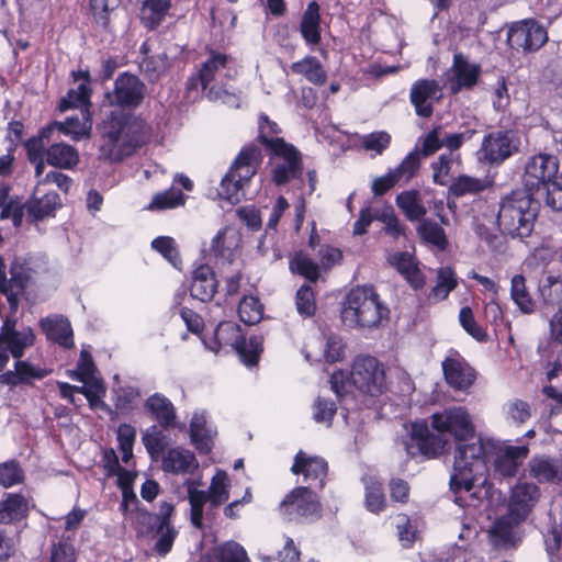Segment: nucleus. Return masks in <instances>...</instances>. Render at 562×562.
I'll return each instance as SVG.
<instances>
[{"label": "nucleus", "instance_id": "obj_62", "mask_svg": "<svg viewBox=\"0 0 562 562\" xmlns=\"http://www.w3.org/2000/svg\"><path fill=\"white\" fill-rule=\"evenodd\" d=\"M14 369L18 370L22 385L32 384L33 380H42L48 374V371L40 367H35L29 361L16 359Z\"/></svg>", "mask_w": 562, "mask_h": 562}, {"label": "nucleus", "instance_id": "obj_51", "mask_svg": "<svg viewBox=\"0 0 562 562\" xmlns=\"http://www.w3.org/2000/svg\"><path fill=\"white\" fill-rule=\"evenodd\" d=\"M91 89L88 83H79L76 89H70L59 102L60 111L72 108H87L90 104Z\"/></svg>", "mask_w": 562, "mask_h": 562}, {"label": "nucleus", "instance_id": "obj_52", "mask_svg": "<svg viewBox=\"0 0 562 562\" xmlns=\"http://www.w3.org/2000/svg\"><path fill=\"white\" fill-rule=\"evenodd\" d=\"M281 132L279 125L271 121L268 115L261 113L258 122V140L266 146L268 150H273V142L284 140L277 135Z\"/></svg>", "mask_w": 562, "mask_h": 562}, {"label": "nucleus", "instance_id": "obj_19", "mask_svg": "<svg viewBox=\"0 0 562 562\" xmlns=\"http://www.w3.org/2000/svg\"><path fill=\"white\" fill-rule=\"evenodd\" d=\"M522 522L507 513L497 518L488 531L493 546L504 550L517 548L524 538Z\"/></svg>", "mask_w": 562, "mask_h": 562}, {"label": "nucleus", "instance_id": "obj_47", "mask_svg": "<svg viewBox=\"0 0 562 562\" xmlns=\"http://www.w3.org/2000/svg\"><path fill=\"white\" fill-rule=\"evenodd\" d=\"M238 315L247 325L257 324L263 316V305L258 297L245 295L238 304Z\"/></svg>", "mask_w": 562, "mask_h": 562}, {"label": "nucleus", "instance_id": "obj_10", "mask_svg": "<svg viewBox=\"0 0 562 562\" xmlns=\"http://www.w3.org/2000/svg\"><path fill=\"white\" fill-rule=\"evenodd\" d=\"M348 384L370 396H379L385 389V372L382 363L372 356H357L352 362Z\"/></svg>", "mask_w": 562, "mask_h": 562}, {"label": "nucleus", "instance_id": "obj_23", "mask_svg": "<svg viewBox=\"0 0 562 562\" xmlns=\"http://www.w3.org/2000/svg\"><path fill=\"white\" fill-rule=\"evenodd\" d=\"M218 282L213 269L207 265H200L192 271L190 295L192 299L206 303L212 301L217 292Z\"/></svg>", "mask_w": 562, "mask_h": 562}, {"label": "nucleus", "instance_id": "obj_8", "mask_svg": "<svg viewBox=\"0 0 562 562\" xmlns=\"http://www.w3.org/2000/svg\"><path fill=\"white\" fill-rule=\"evenodd\" d=\"M487 462L490 475L497 481L514 479L529 456L527 445L512 446L506 442L487 439Z\"/></svg>", "mask_w": 562, "mask_h": 562}, {"label": "nucleus", "instance_id": "obj_45", "mask_svg": "<svg viewBox=\"0 0 562 562\" xmlns=\"http://www.w3.org/2000/svg\"><path fill=\"white\" fill-rule=\"evenodd\" d=\"M547 553L554 555L562 546V524H559L551 512L548 513V522L540 529Z\"/></svg>", "mask_w": 562, "mask_h": 562}, {"label": "nucleus", "instance_id": "obj_9", "mask_svg": "<svg viewBox=\"0 0 562 562\" xmlns=\"http://www.w3.org/2000/svg\"><path fill=\"white\" fill-rule=\"evenodd\" d=\"M279 513L288 521L313 522L322 517V505L315 491L296 486L281 501Z\"/></svg>", "mask_w": 562, "mask_h": 562}, {"label": "nucleus", "instance_id": "obj_56", "mask_svg": "<svg viewBox=\"0 0 562 562\" xmlns=\"http://www.w3.org/2000/svg\"><path fill=\"white\" fill-rule=\"evenodd\" d=\"M151 247L167 259L175 268H180L181 259L176 241L169 236H159L151 241Z\"/></svg>", "mask_w": 562, "mask_h": 562}, {"label": "nucleus", "instance_id": "obj_25", "mask_svg": "<svg viewBox=\"0 0 562 562\" xmlns=\"http://www.w3.org/2000/svg\"><path fill=\"white\" fill-rule=\"evenodd\" d=\"M300 34L304 40L306 46L314 49L321 44L322 29H321V5L316 1H311L302 14L300 26Z\"/></svg>", "mask_w": 562, "mask_h": 562}, {"label": "nucleus", "instance_id": "obj_41", "mask_svg": "<svg viewBox=\"0 0 562 562\" xmlns=\"http://www.w3.org/2000/svg\"><path fill=\"white\" fill-rule=\"evenodd\" d=\"M396 204L409 221H417L416 233L422 236V204L418 201V191H404L396 198Z\"/></svg>", "mask_w": 562, "mask_h": 562}, {"label": "nucleus", "instance_id": "obj_63", "mask_svg": "<svg viewBox=\"0 0 562 562\" xmlns=\"http://www.w3.org/2000/svg\"><path fill=\"white\" fill-rule=\"evenodd\" d=\"M94 372L95 366L91 355L88 351L82 350L77 363V369L70 376L79 382L87 383L89 380L97 379L94 376Z\"/></svg>", "mask_w": 562, "mask_h": 562}, {"label": "nucleus", "instance_id": "obj_18", "mask_svg": "<svg viewBox=\"0 0 562 562\" xmlns=\"http://www.w3.org/2000/svg\"><path fill=\"white\" fill-rule=\"evenodd\" d=\"M291 472L302 474L310 490H323L328 474V463L321 457H310L300 450L294 457Z\"/></svg>", "mask_w": 562, "mask_h": 562}, {"label": "nucleus", "instance_id": "obj_5", "mask_svg": "<svg viewBox=\"0 0 562 562\" xmlns=\"http://www.w3.org/2000/svg\"><path fill=\"white\" fill-rule=\"evenodd\" d=\"M538 212V200L526 191L516 190L502 200L497 224L504 234L522 239L532 233Z\"/></svg>", "mask_w": 562, "mask_h": 562}, {"label": "nucleus", "instance_id": "obj_21", "mask_svg": "<svg viewBox=\"0 0 562 562\" xmlns=\"http://www.w3.org/2000/svg\"><path fill=\"white\" fill-rule=\"evenodd\" d=\"M474 133V131H467L449 134L442 126H436L424 137V157L432 155L443 146L449 151H453L460 148L465 139H470Z\"/></svg>", "mask_w": 562, "mask_h": 562}, {"label": "nucleus", "instance_id": "obj_55", "mask_svg": "<svg viewBox=\"0 0 562 562\" xmlns=\"http://www.w3.org/2000/svg\"><path fill=\"white\" fill-rule=\"evenodd\" d=\"M510 294L521 312L530 313L533 311V301L526 290L525 278L522 276L517 274L512 279Z\"/></svg>", "mask_w": 562, "mask_h": 562}, {"label": "nucleus", "instance_id": "obj_6", "mask_svg": "<svg viewBox=\"0 0 562 562\" xmlns=\"http://www.w3.org/2000/svg\"><path fill=\"white\" fill-rule=\"evenodd\" d=\"M202 340L214 352H218L223 346H232L247 367L256 366L262 352V337L254 335L247 339L240 334L239 326L232 322L220 323L212 336H204Z\"/></svg>", "mask_w": 562, "mask_h": 562}, {"label": "nucleus", "instance_id": "obj_35", "mask_svg": "<svg viewBox=\"0 0 562 562\" xmlns=\"http://www.w3.org/2000/svg\"><path fill=\"white\" fill-rule=\"evenodd\" d=\"M29 507L26 499L16 493H7L0 501V524H13L27 516Z\"/></svg>", "mask_w": 562, "mask_h": 562}, {"label": "nucleus", "instance_id": "obj_33", "mask_svg": "<svg viewBox=\"0 0 562 562\" xmlns=\"http://www.w3.org/2000/svg\"><path fill=\"white\" fill-rule=\"evenodd\" d=\"M452 68L457 79L451 87L453 93H458L462 88L469 89L476 85L481 72L480 66L470 64L464 55H454Z\"/></svg>", "mask_w": 562, "mask_h": 562}, {"label": "nucleus", "instance_id": "obj_39", "mask_svg": "<svg viewBox=\"0 0 562 562\" xmlns=\"http://www.w3.org/2000/svg\"><path fill=\"white\" fill-rule=\"evenodd\" d=\"M364 484V506L367 510L373 514L381 513L386 506L383 485L372 476H363Z\"/></svg>", "mask_w": 562, "mask_h": 562}, {"label": "nucleus", "instance_id": "obj_36", "mask_svg": "<svg viewBox=\"0 0 562 562\" xmlns=\"http://www.w3.org/2000/svg\"><path fill=\"white\" fill-rule=\"evenodd\" d=\"M529 475L539 483L560 481L559 465L547 456H535L528 462Z\"/></svg>", "mask_w": 562, "mask_h": 562}, {"label": "nucleus", "instance_id": "obj_46", "mask_svg": "<svg viewBox=\"0 0 562 562\" xmlns=\"http://www.w3.org/2000/svg\"><path fill=\"white\" fill-rule=\"evenodd\" d=\"M169 66L166 53H159L151 56H145L139 63V69L144 76L151 82L158 80Z\"/></svg>", "mask_w": 562, "mask_h": 562}, {"label": "nucleus", "instance_id": "obj_31", "mask_svg": "<svg viewBox=\"0 0 562 562\" xmlns=\"http://www.w3.org/2000/svg\"><path fill=\"white\" fill-rule=\"evenodd\" d=\"M171 7V0H144L139 10L142 25L148 31L157 30Z\"/></svg>", "mask_w": 562, "mask_h": 562}, {"label": "nucleus", "instance_id": "obj_3", "mask_svg": "<svg viewBox=\"0 0 562 562\" xmlns=\"http://www.w3.org/2000/svg\"><path fill=\"white\" fill-rule=\"evenodd\" d=\"M431 427L437 435L430 434L424 423V456L437 457L450 449V439L456 442L474 439L475 427L464 407L454 406L431 415Z\"/></svg>", "mask_w": 562, "mask_h": 562}, {"label": "nucleus", "instance_id": "obj_4", "mask_svg": "<svg viewBox=\"0 0 562 562\" xmlns=\"http://www.w3.org/2000/svg\"><path fill=\"white\" fill-rule=\"evenodd\" d=\"M341 321L350 328H379L387 323L389 307L372 285L351 289L341 305Z\"/></svg>", "mask_w": 562, "mask_h": 562}, {"label": "nucleus", "instance_id": "obj_48", "mask_svg": "<svg viewBox=\"0 0 562 562\" xmlns=\"http://www.w3.org/2000/svg\"><path fill=\"white\" fill-rule=\"evenodd\" d=\"M424 244L429 245L436 254L445 251L449 246L445 229L438 223L425 218Z\"/></svg>", "mask_w": 562, "mask_h": 562}, {"label": "nucleus", "instance_id": "obj_57", "mask_svg": "<svg viewBox=\"0 0 562 562\" xmlns=\"http://www.w3.org/2000/svg\"><path fill=\"white\" fill-rule=\"evenodd\" d=\"M220 562H250L246 550L236 541H226L216 548Z\"/></svg>", "mask_w": 562, "mask_h": 562}, {"label": "nucleus", "instance_id": "obj_22", "mask_svg": "<svg viewBox=\"0 0 562 562\" xmlns=\"http://www.w3.org/2000/svg\"><path fill=\"white\" fill-rule=\"evenodd\" d=\"M145 411L165 430L176 428L177 411L172 402L161 393L149 395L144 403Z\"/></svg>", "mask_w": 562, "mask_h": 562}, {"label": "nucleus", "instance_id": "obj_12", "mask_svg": "<svg viewBox=\"0 0 562 562\" xmlns=\"http://www.w3.org/2000/svg\"><path fill=\"white\" fill-rule=\"evenodd\" d=\"M520 139L512 130H498L486 134L476 151L479 161L499 166L519 151Z\"/></svg>", "mask_w": 562, "mask_h": 562}, {"label": "nucleus", "instance_id": "obj_11", "mask_svg": "<svg viewBox=\"0 0 562 562\" xmlns=\"http://www.w3.org/2000/svg\"><path fill=\"white\" fill-rule=\"evenodd\" d=\"M273 150L270 151L272 164L271 180L278 186H284L291 180L302 177L303 162L301 153L285 140L273 142Z\"/></svg>", "mask_w": 562, "mask_h": 562}, {"label": "nucleus", "instance_id": "obj_17", "mask_svg": "<svg viewBox=\"0 0 562 562\" xmlns=\"http://www.w3.org/2000/svg\"><path fill=\"white\" fill-rule=\"evenodd\" d=\"M35 335L31 327H22L16 329V319L7 316L0 328V346L7 349L14 359H21L26 348L34 344Z\"/></svg>", "mask_w": 562, "mask_h": 562}, {"label": "nucleus", "instance_id": "obj_42", "mask_svg": "<svg viewBox=\"0 0 562 562\" xmlns=\"http://www.w3.org/2000/svg\"><path fill=\"white\" fill-rule=\"evenodd\" d=\"M401 443L411 458L422 454V423L415 420L413 423L403 424V434Z\"/></svg>", "mask_w": 562, "mask_h": 562}, {"label": "nucleus", "instance_id": "obj_20", "mask_svg": "<svg viewBox=\"0 0 562 562\" xmlns=\"http://www.w3.org/2000/svg\"><path fill=\"white\" fill-rule=\"evenodd\" d=\"M40 327L47 340L64 349L75 346L74 331L69 319L63 315H49L40 321Z\"/></svg>", "mask_w": 562, "mask_h": 562}, {"label": "nucleus", "instance_id": "obj_16", "mask_svg": "<svg viewBox=\"0 0 562 562\" xmlns=\"http://www.w3.org/2000/svg\"><path fill=\"white\" fill-rule=\"evenodd\" d=\"M541 498L540 487L519 479L509 492L507 514L516 520L526 521Z\"/></svg>", "mask_w": 562, "mask_h": 562}, {"label": "nucleus", "instance_id": "obj_26", "mask_svg": "<svg viewBox=\"0 0 562 562\" xmlns=\"http://www.w3.org/2000/svg\"><path fill=\"white\" fill-rule=\"evenodd\" d=\"M228 57L226 54L210 52L209 58L201 65V68L189 78L187 87L189 90H194L201 87L205 90L207 86L215 79L216 74L226 67Z\"/></svg>", "mask_w": 562, "mask_h": 562}, {"label": "nucleus", "instance_id": "obj_32", "mask_svg": "<svg viewBox=\"0 0 562 562\" xmlns=\"http://www.w3.org/2000/svg\"><path fill=\"white\" fill-rule=\"evenodd\" d=\"M393 266L415 290L422 288V273L415 257L408 251H398L389 257Z\"/></svg>", "mask_w": 562, "mask_h": 562}, {"label": "nucleus", "instance_id": "obj_2", "mask_svg": "<svg viewBox=\"0 0 562 562\" xmlns=\"http://www.w3.org/2000/svg\"><path fill=\"white\" fill-rule=\"evenodd\" d=\"M149 133L139 115L112 110L102 121L100 155L111 162L122 161L146 143Z\"/></svg>", "mask_w": 562, "mask_h": 562}, {"label": "nucleus", "instance_id": "obj_28", "mask_svg": "<svg viewBox=\"0 0 562 562\" xmlns=\"http://www.w3.org/2000/svg\"><path fill=\"white\" fill-rule=\"evenodd\" d=\"M60 206V196L54 191L47 192L41 198L32 196L25 202L27 221L37 223L44 218L54 217L56 210Z\"/></svg>", "mask_w": 562, "mask_h": 562}, {"label": "nucleus", "instance_id": "obj_34", "mask_svg": "<svg viewBox=\"0 0 562 562\" xmlns=\"http://www.w3.org/2000/svg\"><path fill=\"white\" fill-rule=\"evenodd\" d=\"M201 484L200 480L187 479L184 486L188 492V499L190 503V520L191 524L201 529L203 527V512L204 505L210 502L209 491H201L198 486Z\"/></svg>", "mask_w": 562, "mask_h": 562}, {"label": "nucleus", "instance_id": "obj_40", "mask_svg": "<svg viewBox=\"0 0 562 562\" xmlns=\"http://www.w3.org/2000/svg\"><path fill=\"white\" fill-rule=\"evenodd\" d=\"M458 285L456 273L450 267H442L437 271L436 284L431 288L428 300L435 303L443 301Z\"/></svg>", "mask_w": 562, "mask_h": 562}, {"label": "nucleus", "instance_id": "obj_13", "mask_svg": "<svg viewBox=\"0 0 562 562\" xmlns=\"http://www.w3.org/2000/svg\"><path fill=\"white\" fill-rule=\"evenodd\" d=\"M559 161L555 156L538 154L528 159L522 177L525 189L531 196L541 189H547L558 178Z\"/></svg>", "mask_w": 562, "mask_h": 562}, {"label": "nucleus", "instance_id": "obj_38", "mask_svg": "<svg viewBox=\"0 0 562 562\" xmlns=\"http://www.w3.org/2000/svg\"><path fill=\"white\" fill-rule=\"evenodd\" d=\"M293 74L304 76L310 82L322 86L326 82L327 74L316 57L306 56L291 65Z\"/></svg>", "mask_w": 562, "mask_h": 562}, {"label": "nucleus", "instance_id": "obj_29", "mask_svg": "<svg viewBox=\"0 0 562 562\" xmlns=\"http://www.w3.org/2000/svg\"><path fill=\"white\" fill-rule=\"evenodd\" d=\"M215 434L216 431L207 423L205 412L193 414L190 422V439L200 453L211 452Z\"/></svg>", "mask_w": 562, "mask_h": 562}, {"label": "nucleus", "instance_id": "obj_7", "mask_svg": "<svg viewBox=\"0 0 562 562\" xmlns=\"http://www.w3.org/2000/svg\"><path fill=\"white\" fill-rule=\"evenodd\" d=\"M261 162V149L254 144L245 146L236 157L229 171L223 177L220 195L231 203L239 202L241 188L256 175Z\"/></svg>", "mask_w": 562, "mask_h": 562}, {"label": "nucleus", "instance_id": "obj_44", "mask_svg": "<svg viewBox=\"0 0 562 562\" xmlns=\"http://www.w3.org/2000/svg\"><path fill=\"white\" fill-rule=\"evenodd\" d=\"M184 202L186 195L180 190L171 187L156 193L146 209L150 211L170 210L183 205Z\"/></svg>", "mask_w": 562, "mask_h": 562}, {"label": "nucleus", "instance_id": "obj_15", "mask_svg": "<svg viewBox=\"0 0 562 562\" xmlns=\"http://www.w3.org/2000/svg\"><path fill=\"white\" fill-rule=\"evenodd\" d=\"M145 92L146 86L137 76L123 72L116 77L113 91L108 92L105 98L112 106L134 110L142 104Z\"/></svg>", "mask_w": 562, "mask_h": 562}, {"label": "nucleus", "instance_id": "obj_37", "mask_svg": "<svg viewBox=\"0 0 562 562\" xmlns=\"http://www.w3.org/2000/svg\"><path fill=\"white\" fill-rule=\"evenodd\" d=\"M78 161V153L70 145L57 143L46 149V162L56 168L71 169Z\"/></svg>", "mask_w": 562, "mask_h": 562}, {"label": "nucleus", "instance_id": "obj_30", "mask_svg": "<svg viewBox=\"0 0 562 562\" xmlns=\"http://www.w3.org/2000/svg\"><path fill=\"white\" fill-rule=\"evenodd\" d=\"M199 467L193 452L181 448L170 449L162 459V470L172 474H192Z\"/></svg>", "mask_w": 562, "mask_h": 562}, {"label": "nucleus", "instance_id": "obj_14", "mask_svg": "<svg viewBox=\"0 0 562 562\" xmlns=\"http://www.w3.org/2000/svg\"><path fill=\"white\" fill-rule=\"evenodd\" d=\"M547 41L546 29L532 19L513 23L507 33L508 45L522 53L537 52Z\"/></svg>", "mask_w": 562, "mask_h": 562}, {"label": "nucleus", "instance_id": "obj_50", "mask_svg": "<svg viewBox=\"0 0 562 562\" xmlns=\"http://www.w3.org/2000/svg\"><path fill=\"white\" fill-rule=\"evenodd\" d=\"M289 268L292 273L302 276L311 282H316L319 278L318 265L303 254H296L290 260Z\"/></svg>", "mask_w": 562, "mask_h": 562}, {"label": "nucleus", "instance_id": "obj_43", "mask_svg": "<svg viewBox=\"0 0 562 562\" xmlns=\"http://www.w3.org/2000/svg\"><path fill=\"white\" fill-rule=\"evenodd\" d=\"M422 136L418 137L414 149L405 156V158L397 167L394 168V171L400 181H409L419 170L422 165V147L419 145Z\"/></svg>", "mask_w": 562, "mask_h": 562}, {"label": "nucleus", "instance_id": "obj_53", "mask_svg": "<svg viewBox=\"0 0 562 562\" xmlns=\"http://www.w3.org/2000/svg\"><path fill=\"white\" fill-rule=\"evenodd\" d=\"M114 405L120 412H131L140 397L137 386L124 385L113 390Z\"/></svg>", "mask_w": 562, "mask_h": 562}, {"label": "nucleus", "instance_id": "obj_64", "mask_svg": "<svg viewBox=\"0 0 562 562\" xmlns=\"http://www.w3.org/2000/svg\"><path fill=\"white\" fill-rule=\"evenodd\" d=\"M337 407L335 402L318 396L314 403L313 418L316 423H327L329 426L336 414Z\"/></svg>", "mask_w": 562, "mask_h": 562}, {"label": "nucleus", "instance_id": "obj_58", "mask_svg": "<svg viewBox=\"0 0 562 562\" xmlns=\"http://www.w3.org/2000/svg\"><path fill=\"white\" fill-rule=\"evenodd\" d=\"M24 471L15 460H9L0 463V485L4 488L12 487L22 483Z\"/></svg>", "mask_w": 562, "mask_h": 562}, {"label": "nucleus", "instance_id": "obj_1", "mask_svg": "<svg viewBox=\"0 0 562 562\" xmlns=\"http://www.w3.org/2000/svg\"><path fill=\"white\" fill-rule=\"evenodd\" d=\"M487 450V440L481 438L456 446L449 485L460 507L477 506L482 499V491L476 487L486 471Z\"/></svg>", "mask_w": 562, "mask_h": 562}, {"label": "nucleus", "instance_id": "obj_54", "mask_svg": "<svg viewBox=\"0 0 562 562\" xmlns=\"http://www.w3.org/2000/svg\"><path fill=\"white\" fill-rule=\"evenodd\" d=\"M485 189V182L482 179L461 175L450 186V191L454 196H464L468 194H477Z\"/></svg>", "mask_w": 562, "mask_h": 562}, {"label": "nucleus", "instance_id": "obj_24", "mask_svg": "<svg viewBox=\"0 0 562 562\" xmlns=\"http://www.w3.org/2000/svg\"><path fill=\"white\" fill-rule=\"evenodd\" d=\"M11 278L0 277V293L7 297L12 314L19 307V296L24 292L29 274L22 266L13 265L10 269Z\"/></svg>", "mask_w": 562, "mask_h": 562}, {"label": "nucleus", "instance_id": "obj_27", "mask_svg": "<svg viewBox=\"0 0 562 562\" xmlns=\"http://www.w3.org/2000/svg\"><path fill=\"white\" fill-rule=\"evenodd\" d=\"M442 370L447 383L457 390L469 389L475 380V371L461 358H447Z\"/></svg>", "mask_w": 562, "mask_h": 562}, {"label": "nucleus", "instance_id": "obj_59", "mask_svg": "<svg viewBox=\"0 0 562 562\" xmlns=\"http://www.w3.org/2000/svg\"><path fill=\"white\" fill-rule=\"evenodd\" d=\"M136 438V430L128 424H121L117 428L119 449L122 452V461L127 463L133 457V445Z\"/></svg>", "mask_w": 562, "mask_h": 562}, {"label": "nucleus", "instance_id": "obj_61", "mask_svg": "<svg viewBox=\"0 0 562 562\" xmlns=\"http://www.w3.org/2000/svg\"><path fill=\"white\" fill-rule=\"evenodd\" d=\"M391 144V135L385 131H376L363 135L361 138V146L367 151H374L381 155Z\"/></svg>", "mask_w": 562, "mask_h": 562}, {"label": "nucleus", "instance_id": "obj_60", "mask_svg": "<svg viewBox=\"0 0 562 562\" xmlns=\"http://www.w3.org/2000/svg\"><path fill=\"white\" fill-rule=\"evenodd\" d=\"M295 305L297 313L303 317H311L315 314L316 303L311 286L304 284L296 291Z\"/></svg>", "mask_w": 562, "mask_h": 562}, {"label": "nucleus", "instance_id": "obj_49", "mask_svg": "<svg viewBox=\"0 0 562 562\" xmlns=\"http://www.w3.org/2000/svg\"><path fill=\"white\" fill-rule=\"evenodd\" d=\"M148 529L158 537L154 544V551L159 557H166L172 550L178 530L173 525L161 528L160 526H149Z\"/></svg>", "mask_w": 562, "mask_h": 562}]
</instances>
